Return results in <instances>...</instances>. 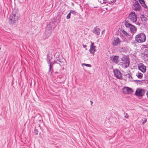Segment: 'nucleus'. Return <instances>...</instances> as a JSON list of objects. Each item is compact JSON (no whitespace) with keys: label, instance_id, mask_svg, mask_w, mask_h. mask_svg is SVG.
Returning <instances> with one entry per match:
<instances>
[{"label":"nucleus","instance_id":"f257e3e1","mask_svg":"<svg viewBox=\"0 0 148 148\" xmlns=\"http://www.w3.org/2000/svg\"><path fill=\"white\" fill-rule=\"evenodd\" d=\"M20 15L19 14L14 11H13L10 14L9 19V23L10 24H13L18 20Z\"/></svg>","mask_w":148,"mask_h":148},{"label":"nucleus","instance_id":"f03ea898","mask_svg":"<svg viewBox=\"0 0 148 148\" xmlns=\"http://www.w3.org/2000/svg\"><path fill=\"white\" fill-rule=\"evenodd\" d=\"M135 38V41L138 43H141L145 41L146 36L144 34L141 33L136 35Z\"/></svg>","mask_w":148,"mask_h":148},{"label":"nucleus","instance_id":"7ed1b4c3","mask_svg":"<svg viewBox=\"0 0 148 148\" xmlns=\"http://www.w3.org/2000/svg\"><path fill=\"white\" fill-rule=\"evenodd\" d=\"M121 65L123 68L124 69L127 68L129 66L130 61L128 57L124 56L121 58Z\"/></svg>","mask_w":148,"mask_h":148},{"label":"nucleus","instance_id":"20e7f679","mask_svg":"<svg viewBox=\"0 0 148 148\" xmlns=\"http://www.w3.org/2000/svg\"><path fill=\"white\" fill-rule=\"evenodd\" d=\"M129 21L132 23H135L137 20V15L135 13L132 12L130 14L128 17Z\"/></svg>","mask_w":148,"mask_h":148},{"label":"nucleus","instance_id":"39448f33","mask_svg":"<svg viewBox=\"0 0 148 148\" xmlns=\"http://www.w3.org/2000/svg\"><path fill=\"white\" fill-rule=\"evenodd\" d=\"M141 6L138 1L134 0L133 2V8L134 10L138 11L140 10Z\"/></svg>","mask_w":148,"mask_h":148},{"label":"nucleus","instance_id":"423d86ee","mask_svg":"<svg viewBox=\"0 0 148 148\" xmlns=\"http://www.w3.org/2000/svg\"><path fill=\"white\" fill-rule=\"evenodd\" d=\"M114 73L115 76L117 79H122V74L118 69H114Z\"/></svg>","mask_w":148,"mask_h":148},{"label":"nucleus","instance_id":"0eeeda50","mask_svg":"<svg viewBox=\"0 0 148 148\" xmlns=\"http://www.w3.org/2000/svg\"><path fill=\"white\" fill-rule=\"evenodd\" d=\"M145 93V90L144 89L138 88L136 90L135 95L138 97H142L144 95Z\"/></svg>","mask_w":148,"mask_h":148},{"label":"nucleus","instance_id":"6e6552de","mask_svg":"<svg viewBox=\"0 0 148 148\" xmlns=\"http://www.w3.org/2000/svg\"><path fill=\"white\" fill-rule=\"evenodd\" d=\"M138 69L142 72L145 73L146 72V67L143 63L139 64L138 65Z\"/></svg>","mask_w":148,"mask_h":148},{"label":"nucleus","instance_id":"1a4fd4ad","mask_svg":"<svg viewBox=\"0 0 148 148\" xmlns=\"http://www.w3.org/2000/svg\"><path fill=\"white\" fill-rule=\"evenodd\" d=\"M123 90L124 93L127 94H130L132 92V89L128 87L124 88Z\"/></svg>","mask_w":148,"mask_h":148},{"label":"nucleus","instance_id":"9d476101","mask_svg":"<svg viewBox=\"0 0 148 148\" xmlns=\"http://www.w3.org/2000/svg\"><path fill=\"white\" fill-rule=\"evenodd\" d=\"M96 46L94 45V43L93 42H91L90 45V48L89 51L90 53L92 54H94L96 51Z\"/></svg>","mask_w":148,"mask_h":148},{"label":"nucleus","instance_id":"9b49d317","mask_svg":"<svg viewBox=\"0 0 148 148\" xmlns=\"http://www.w3.org/2000/svg\"><path fill=\"white\" fill-rule=\"evenodd\" d=\"M51 34V31L50 30L46 31L44 35L43 38L44 40L50 36Z\"/></svg>","mask_w":148,"mask_h":148},{"label":"nucleus","instance_id":"f8f14e48","mask_svg":"<svg viewBox=\"0 0 148 148\" xmlns=\"http://www.w3.org/2000/svg\"><path fill=\"white\" fill-rule=\"evenodd\" d=\"M121 42L120 40L118 38L116 37L114 38V40L112 41L113 44L115 46L119 44Z\"/></svg>","mask_w":148,"mask_h":148},{"label":"nucleus","instance_id":"ddd939ff","mask_svg":"<svg viewBox=\"0 0 148 148\" xmlns=\"http://www.w3.org/2000/svg\"><path fill=\"white\" fill-rule=\"evenodd\" d=\"M110 60L114 62L117 63L119 62L118 57L117 56H113L111 57Z\"/></svg>","mask_w":148,"mask_h":148},{"label":"nucleus","instance_id":"4468645a","mask_svg":"<svg viewBox=\"0 0 148 148\" xmlns=\"http://www.w3.org/2000/svg\"><path fill=\"white\" fill-rule=\"evenodd\" d=\"M124 25L126 27L129 28V29L131 28V27L132 26V25L130 23L127 21H125V22Z\"/></svg>","mask_w":148,"mask_h":148},{"label":"nucleus","instance_id":"2eb2a0df","mask_svg":"<svg viewBox=\"0 0 148 148\" xmlns=\"http://www.w3.org/2000/svg\"><path fill=\"white\" fill-rule=\"evenodd\" d=\"M136 30L137 28H136L134 26L132 25V26L131 27L130 30L132 33H135L136 32Z\"/></svg>","mask_w":148,"mask_h":148},{"label":"nucleus","instance_id":"dca6fc26","mask_svg":"<svg viewBox=\"0 0 148 148\" xmlns=\"http://www.w3.org/2000/svg\"><path fill=\"white\" fill-rule=\"evenodd\" d=\"M100 30L98 28H95L93 30V32L97 35L100 34Z\"/></svg>","mask_w":148,"mask_h":148},{"label":"nucleus","instance_id":"f3484780","mask_svg":"<svg viewBox=\"0 0 148 148\" xmlns=\"http://www.w3.org/2000/svg\"><path fill=\"white\" fill-rule=\"evenodd\" d=\"M121 33L123 35L126 36V37H128L129 36V34L123 30L121 31Z\"/></svg>","mask_w":148,"mask_h":148},{"label":"nucleus","instance_id":"a211bd4d","mask_svg":"<svg viewBox=\"0 0 148 148\" xmlns=\"http://www.w3.org/2000/svg\"><path fill=\"white\" fill-rule=\"evenodd\" d=\"M136 75L138 78L140 79L143 77V74L141 73H136Z\"/></svg>","mask_w":148,"mask_h":148},{"label":"nucleus","instance_id":"6ab92c4d","mask_svg":"<svg viewBox=\"0 0 148 148\" xmlns=\"http://www.w3.org/2000/svg\"><path fill=\"white\" fill-rule=\"evenodd\" d=\"M119 50L121 52H125L126 51V49L125 47H120L119 48Z\"/></svg>","mask_w":148,"mask_h":148},{"label":"nucleus","instance_id":"aec40b11","mask_svg":"<svg viewBox=\"0 0 148 148\" xmlns=\"http://www.w3.org/2000/svg\"><path fill=\"white\" fill-rule=\"evenodd\" d=\"M70 13H71H71L74 15H75L76 14V12L75 11L72 10L70 11Z\"/></svg>","mask_w":148,"mask_h":148},{"label":"nucleus","instance_id":"412c9836","mask_svg":"<svg viewBox=\"0 0 148 148\" xmlns=\"http://www.w3.org/2000/svg\"><path fill=\"white\" fill-rule=\"evenodd\" d=\"M140 3V4H142V5L144 4V5H145V2L143 0H139Z\"/></svg>","mask_w":148,"mask_h":148},{"label":"nucleus","instance_id":"4be33fe9","mask_svg":"<svg viewBox=\"0 0 148 148\" xmlns=\"http://www.w3.org/2000/svg\"><path fill=\"white\" fill-rule=\"evenodd\" d=\"M82 65H84L86 66L87 67H91V65L90 64H86L85 63H83Z\"/></svg>","mask_w":148,"mask_h":148},{"label":"nucleus","instance_id":"5701e85b","mask_svg":"<svg viewBox=\"0 0 148 148\" xmlns=\"http://www.w3.org/2000/svg\"><path fill=\"white\" fill-rule=\"evenodd\" d=\"M71 13H69L66 16V18L67 19H69L70 18Z\"/></svg>","mask_w":148,"mask_h":148},{"label":"nucleus","instance_id":"b1692460","mask_svg":"<svg viewBox=\"0 0 148 148\" xmlns=\"http://www.w3.org/2000/svg\"><path fill=\"white\" fill-rule=\"evenodd\" d=\"M49 71H50L51 69H52L53 66L52 64H51V62H49Z\"/></svg>","mask_w":148,"mask_h":148},{"label":"nucleus","instance_id":"393cba45","mask_svg":"<svg viewBox=\"0 0 148 148\" xmlns=\"http://www.w3.org/2000/svg\"><path fill=\"white\" fill-rule=\"evenodd\" d=\"M34 133L35 134L37 135L38 134V131L37 130H34Z\"/></svg>","mask_w":148,"mask_h":148},{"label":"nucleus","instance_id":"a878e982","mask_svg":"<svg viewBox=\"0 0 148 148\" xmlns=\"http://www.w3.org/2000/svg\"><path fill=\"white\" fill-rule=\"evenodd\" d=\"M51 60V59H50V58H48L47 59V63H48V64H49V62H50V61Z\"/></svg>","mask_w":148,"mask_h":148},{"label":"nucleus","instance_id":"bb28decb","mask_svg":"<svg viewBox=\"0 0 148 148\" xmlns=\"http://www.w3.org/2000/svg\"><path fill=\"white\" fill-rule=\"evenodd\" d=\"M125 117L126 118H128V116L127 115V114H126L125 115Z\"/></svg>","mask_w":148,"mask_h":148},{"label":"nucleus","instance_id":"cd10ccee","mask_svg":"<svg viewBox=\"0 0 148 148\" xmlns=\"http://www.w3.org/2000/svg\"><path fill=\"white\" fill-rule=\"evenodd\" d=\"M146 121H147L146 119H145V120L143 122V124H144L145 123H146Z\"/></svg>","mask_w":148,"mask_h":148},{"label":"nucleus","instance_id":"c85d7f7f","mask_svg":"<svg viewBox=\"0 0 148 148\" xmlns=\"http://www.w3.org/2000/svg\"><path fill=\"white\" fill-rule=\"evenodd\" d=\"M83 47L84 48H85L87 46L86 45H83Z\"/></svg>","mask_w":148,"mask_h":148},{"label":"nucleus","instance_id":"c756f323","mask_svg":"<svg viewBox=\"0 0 148 148\" xmlns=\"http://www.w3.org/2000/svg\"><path fill=\"white\" fill-rule=\"evenodd\" d=\"M55 61H54V62H52L51 63V64H52V65H53V64H54L55 63V62H54Z\"/></svg>","mask_w":148,"mask_h":148},{"label":"nucleus","instance_id":"7c9ffc66","mask_svg":"<svg viewBox=\"0 0 148 148\" xmlns=\"http://www.w3.org/2000/svg\"><path fill=\"white\" fill-rule=\"evenodd\" d=\"M136 25H140V23H139L138 22L136 23Z\"/></svg>","mask_w":148,"mask_h":148},{"label":"nucleus","instance_id":"2f4dec72","mask_svg":"<svg viewBox=\"0 0 148 148\" xmlns=\"http://www.w3.org/2000/svg\"><path fill=\"white\" fill-rule=\"evenodd\" d=\"M142 6H143L144 7H146L147 6L146 4H145V5H144V4L142 5Z\"/></svg>","mask_w":148,"mask_h":148},{"label":"nucleus","instance_id":"473e14b6","mask_svg":"<svg viewBox=\"0 0 148 148\" xmlns=\"http://www.w3.org/2000/svg\"><path fill=\"white\" fill-rule=\"evenodd\" d=\"M146 95H147V97L148 98V91L147 92V93H146Z\"/></svg>","mask_w":148,"mask_h":148},{"label":"nucleus","instance_id":"72a5a7b5","mask_svg":"<svg viewBox=\"0 0 148 148\" xmlns=\"http://www.w3.org/2000/svg\"><path fill=\"white\" fill-rule=\"evenodd\" d=\"M90 101V102L91 103V105H92V104L93 103V102L92 101Z\"/></svg>","mask_w":148,"mask_h":148},{"label":"nucleus","instance_id":"f704fd0d","mask_svg":"<svg viewBox=\"0 0 148 148\" xmlns=\"http://www.w3.org/2000/svg\"><path fill=\"white\" fill-rule=\"evenodd\" d=\"M132 43L133 44H134V43H135V42H132Z\"/></svg>","mask_w":148,"mask_h":148},{"label":"nucleus","instance_id":"c9c22d12","mask_svg":"<svg viewBox=\"0 0 148 148\" xmlns=\"http://www.w3.org/2000/svg\"><path fill=\"white\" fill-rule=\"evenodd\" d=\"M103 31H102V33H103Z\"/></svg>","mask_w":148,"mask_h":148},{"label":"nucleus","instance_id":"e433bc0d","mask_svg":"<svg viewBox=\"0 0 148 148\" xmlns=\"http://www.w3.org/2000/svg\"><path fill=\"white\" fill-rule=\"evenodd\" d=\"M1 49V48H0V50Z\"/></svg>","mask_w":148,"mask_h":148}]
</instances>
